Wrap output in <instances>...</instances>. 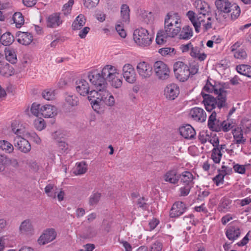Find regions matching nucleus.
<instances>
[{
  "mask_svg": "<svg viewBox=\"0 0 251 251\" xmlns=\"http://www.w3.org/2000/svg\"><path fill=\"white\" fill-rule=\"evenodd\" d=\"M194 5L198 11V15L196 16L194 12L189 11L187 13V16L193 25L195 31L199 32L201 24L205 22L204 17L206 15H209V13H210V8L207 2L201 0H196Z\"/></svg>",
  "mask_w": 251,
  "mask_h": 251,
  "instance_id": "1",
  "label": "nucleus"
},
{
  "mask_svg": "<svg viewBox=\"0 0 251 251\" xmlns=\"http://www.w3.org/2000/svg\"><path fill=\"white\" fill-rule=\"evenodd\" d=\"M201 95L203 99V102L205 109L208 111H211L217 106L220 110L222 107L226 106V95L227 94L222 92V94L217 95L216 98L210 95L204 94L201 92Z\"/></svg>",
  "mask_w": 251,
  "mask_h": 251,
  "instance_id": "2",
  "label": "nucleus"
},
{
  "mask_svg": "<svg viewBox=\"0 0 251 251\" xmlns=\"http://www.w3.org/2000/svg\"><path fill=\"white\" fill-rule=\"evenodd\" d=\"M103 75L106 77V81L113 88L119 89L122 86L123 79L117 69L112 65L104 67Z\"/></svg>",
  "mask_w": 251,
  "mask_h": 251,
  "instance_id": "3",
  "label": "nucleus"
},
{
  "mask_svg": "<svg viewBox=\"0 0 251 251\" xmlns=\"http://www.w3.org/2000/svg\"><path fill=\"white\" fill-rule=\"evenodd\" d=\"M103 71L104 67L100 73L97 71H93L88 73V78L96 89L94 91L100 92L107 87L106 77L103 75Z\"/></svg>",
  "mask_w": 251,
  "mask_h": 251,
  "instance_id": "4",
  "label": "nucleus"
},
{
  "mask_svg": "<svg viewBox=\"0 0 251 251\" xmlns=\"http://www.w3.org/2000/svg\"><path fill=\"white\" fill-rule=\"evenodd\" d=\"M133 39L135 43L143 47L149 46L152 42V35L144 28H140L134 30Z\"/></svg>",
  "mask_w": 251,
  "mask_h": 251,
  "instance_id": "5",
  "label": "nucleus"
},
{
  "mask_svg": "<svg viewBox=\"0 0 251 251\" xmlns=\"http://www.w3.org/2000/svg\"><path fill=\"white\" fill-rule=\"evenodd\" d=\"M91 98H97V101H103L109 106H113L115 103L113 96L109 92L106 88L102 91H100V92L91 91L89 98L91 100Z\"/></svg>",
  "mask_w": 251,
  "mask_h": 251,
  "instance_id": "6",
  "label": "nucleus"
},
{
  "mask_svg": "<svg viewBox=\"0 0 251 251\" xmlns=\"http://www.w3.org/2000/svg\"><path fill=\"white\" fill-rule=\"evenodd\" d=\"M174 71L176 78L179 81L187 80L191 75L189 67L182 62H177L174 65Z\"/></svg>",
  "mask_w": 251,
  "mask_h": 251,
  "instance_id": "7",
  "label": "nucleus"
},
{
  "mask_svg": "<svg viewBox=\"0 0 251 251\" xmlns=\"http://www.w3.org/2000/svg\"><path fill=\"white\" fill-rule=\"evenodd\" d=\"M154 70L158 78L166 80L169 77L170 70L166 64L162 61H156L154 64Z\"/></svg>",
  "mask_w": 251,
  "mask_h": 251,
  "instance_id": "8",
  "label": "nucleus"
},
{
  "mask_svg": "<svg viewBox=\"0 0 251 251\" xmlns=\"http://www.w3.org/2000/svg\"><path fill=\"white\" fill-rule=\"evenodd\" d=\"M137 71L142 79H147L152 75V67L147 62H140L136 66Z\"/></svg>",
  "mask_w": 251,
  "mask_h": 251,
  "instance_id": "9",
  "label": "nucleus"
},
{
  "mask_svg": "<svg viewBox=\"0 0 251 251\" xmlns=\"http://www.w3.org/2000/svg\"><path fill=\"white\" fill-rule=\"evenodd\" d=\"M23 136L15 137L13 140L14 145L20 151L24 153H28L31 150V145L29 142Z\"/></svg>",
  "mask_w": 251,
  "mask_h": 251,
  "instance_id": "10",
  "label": "nucleus"
},
{
  "mask_svg": "<svg viewBox=\"0 0 251 251\" xmlns=\"http://www.w3.org/2000/svg\"><path fill=\"white\" fill-rule=\"evenodd\" d=\"M123 75L126 80L134 83L136 80V75L134 68L130 64H126L123 67Z\"/></svg>",
  "mask_w": 251,
  "mask_h": 251,
  "instance_id": "11",
  "label": "nucleus"
},
{
  "mask_svg": "<svg viewBox=\"0 0 251 251\" xmlns=\"http://www.w3.org/2000/svg\"><path fill=\"white\" fill-rule=\"evenodd\" d=\"M179 94V88L175 83L167 85L164 89V96L169 100H174Z\"/></svg>",
  "mask_w": 251,
  "mask_h": 251,
  "instance_id": "12",
  "label": "nucleus"
},
{
  "mask_svg": "<svg viewBox=\"0 0 251 251\" xmlns=\"http://www.w3.org/2000/svg\"><path fill=\"white\" fill-rule=\"evenodd\" d=\"M56 236V233L54 229H48L40 236L38 242L40 245H45L53 241Z\"/></svg>",
  "mask_w": 251,
  "mask_h": 251,
  "instance_id": "13",
  "label": "nucleus"
},
{
  "mask_svg": "<svg viewBox=\"0 0 251 251\" xmlns=\"http://www.w3.org/2000/svg\"><path fill=\"white\" fill-rule=\"evenodd\" d=\"M189 115L195 121L204 122L206 119V114L204 110L201 108L196 107L191 109Z\"/></svg>",
  "mask_w": 251,
  "mask_h": 251,
  "instance_id": "14",
  "label": "nucleus"
},
{
  "mask_svg": "<svg viewBox=\"0 0 251 251\" xmlns=\"http://www.w3.org/2000/svg\"><path fill=\"white\" fill-rule=\"evenodd\" d=\"M89 85L87 81L84 79H79L75 82V89L80 95L85 96L88 95L89 96Z\"/></svg>",
  "mask_w": 251,
  "mask_h": 251,
  "instance_id": "15",
  "label": "nucleus"
},
{
  "mask_svg": "<svg viewBox=\"0 0 251 251\" xmlns=\"http://www.w3.org/2000/svg\"><path fill=\"white\" fill-rule=\"evenodd\" d=\"M216 117V111H213L208 120V126L212 131L219 132L220 131V126L222 121L217 119Z\"/></svg>",
  "mask_w": 251,
  "mask_h": 251,
  "instance_id": "16",
  "label": "nucleus"
},
{
  "mask_svg": "<svg viewBox=\"0 0 251 251\" xmlns=\"http://www.w3.org/2000/svg\"><path fill=\"white\" fill-rule=\"evenodd\" d=\"M186 207L182 201L176 202L172 206L170 214L171 217H177L181 215L185 211Z\"/></svg>",
  "mask_w": 251,
  "mask_h": 251,
  "instance_id": "17",
  "label": "nucleus"
},
{
  "mask_svg": "<svg viewBox=\"0 0 251 251\" xmlns=\"http://www.w3.org/2000/svg\"><path fill=\"white\" fill-rule=\"evenodd\" d=\"M40 111L41 115L45 118H52L57 115L56 108L52 105H42Z\"/></svg>",
  "mask_w": 251,
  "mask_h": 251,
  "instance_id": "18",
  "label": "nucleus"
},
{
  "mask_svg": "<svg viewBox=\"0 0 251 251\" xmlns=\"http://www.w3.org/2000/svg\"><path fill=\"white\" fill-rule=\"evenodd\" d=\"M62 23V21L60 18V14L53 13L47 19V26L48 27L56 28Z\"/></svg>",
  "mask_w": 251,
  "mask_h": 251,
  "instance_id": "19",
  "label": "nucleus"
},
{
  "mask_svg": "<svg viewBox=\"0 0 251 251\" xmlns=\"http://www.w3.org/2000/svg\"><path fill=\"white\" fill-rule=\"evenodd\" d=\"M180 182L184 185H191L192 186L194 185L193 180L194 177L193 174L189 171H185L179 175V179Z\"/></svg>",
  "mask_w": 251,
  "mask_h": 251,
  "instance_id": "20",
  "label": "nucleus"
},
{
  "mask_svg": "<svg viewBox=\"0 0 251 251\" xmlns=\"http://www.w3.org/2000/svg\"><path fill=\"white\" fill-rule=\"evenodd\" d=\"M203 90L208 93H214L215 95H219L222 92L227 94L226 91L220 85H212L210 83L207 82L203 87Z\"/></svg>",
  "mask_w": 251,
  "mask_h": 251,
  "instance_id": "21",
  "label": "nucleus"
},
{
  "mask_svg": "<svg viewBox=\"0 0 251 251\" xmlns=\"http://www.w3.org/2000/svg\"><path fill=\"white\" fill-rule=\"evenodd\" d=\"M179 132L181 135L185 139H192L196 135L195 129L190 125L181 127L179 128Z\"/></svg>",
  "mask_w": 251,
  "mask_h": 251,
  "instance_id": "22",
  "label": "nucleus"
},
{
  "mask_svg": "<svg viewBox=\"0 0 251 251\" xmlns=\"http://www.w3.org/2000/svg\"><path fill=\"white\" fill-rule=\"evenodd\" d=\"M18 42L24 45H29L33 40L32 35L29 32L19 31L17 33Z\"/></svg>",
  "mask_w": 251,
  "mask_h": 251,
  "instance_id": "23",
  "label": "nucleus"
},
{
  "mask_svg": "<svg viewBox=\"0 0 251 251\" xmlns=\"http://www.w3.org/2000/svg\"><path fill=\"white\" fill-rule=\"evenodd\" d=\"M165 25L172 26L173 25H181V20L177 14H174L173 15H169L168 14L165 19Z\"/></svg>",
  "mask_w": 251,
  "mask_h": 251,
  "instance_id": "24",
  "label": "nucleus"
},
{
  "mask_svg": "<svg viewBox=\"0 0 251 251\" xmlns=\"http://www.w3.org/2000/svg\"><path fill=\"white\" fill-rule=\"evenodd\" d=\"M233 135V143L236 144H244L246 139L243 137V130L241 128L237 127L232 130Z\"/></svg>",
  "mask_w": 251,
  "mask_h": 251,
  "instance_id": "25",
  "label": "nucleus"
},
{
  "mask_svg": "<svg viewBox=\"0 0 251 251\" xmlns=\"http://www.w3.org/2000/svg\"><path fill=\"white\" fill-rule=\"evenodd\" d=\"M232 4L228 0H216L215 1L217 9L225 13H229Z\"/></svg>",
  "mask_w": 251,
  "mask_h": 251,
  "instance_id": "26",
  "label": "nucleus"
},
{
  "mask_svg": "<svg viewBox=\"0 0 251 251\" xmlns=\"http://www.w3.org/2000/svg\"><path fill=\"white\" fill-rule=\"evenodd\" d=\"M164 180L166 182L176 184L179 180V176L177 175V171L176 170L168 171L163 176Z\"/></svg>",
  "mask_w": 251,
  "mask_h": 251,
  "instance_id": "27",
  "label": "nucleus"
},
{
  "mask_svg": "<svg viewBox=\"0 0 251 251\" xmlns=\"http://www.w3.org/2000/svg\"><path fill=\"white\" fill-rule=\"evenodd\" d=\"M11 130L12 132L17 135V136H25L30 134L25 132V128L22 127L18 121H14L11 124Z\"/></svg>",
  "mask_w": 251,
  "mask_h": 251,
  "instance_id": "28",
  "label": "nucleus"
},
{
  "mask_svg": "<svg viewBox=\"0 0 251 251\" xmlns=\"http://www.w3.org/2000/svg\"><path fill=\"white\" fill-rule=\"evenodd\" d=\"M164 29L165 30L164 31L165 34L167 35V36L174 37L180 31L181 25H173L172 26L170 25H165Z\"/></svg>",
  "mask_w": 251,
  "mask_h": 251,
  "instance_id": "29",
  "label": "nucleus"
},
{
  "mask_svg": "<svg viewBox=\"0 0 251 251\" xmlns=\"http://www.w3.org/2000/svg\"><path fill=\"white\" fill-rule=\"evenodd\" d=\"M241 234L239 228L235 226H230L226 231V235L230 240H236Z\"/></svg>",
  "mask_w": 251,
  "mask_h": 251,
  "instance_id": "30",
  "label": "nucleus"
},
{
  "mask_svg": "<svg viewBox=\"0 0 251 251\" xmlns=\"http://www.w3.org/2000/svg\"><path fill=\"white\" fill-rule=\"evenodd\" d=\"M179 35L180 39L188 40L190 39L193 35L192 28L189 25H185L179 32Z\"/></svg>",
  "mask_w": 251,
  "mask_h": 251,
  "instance_id": "31",
  "label": "nucleus"
},
{
  "mask_svg": "<svg viewBox=\"0 0 251 251\" xmlns=\"http://www.w3.org/2000/svg\"><path fill=\"white\" fill-rule=\"evenodd\" d=\"M19 229L21 233L28 234L32 232L33 227L30 221L29 220H26L21 223Z\"/></svg>",
  "mask_w": 251,
  "mask_h": 251,
  "instance_id": "32",
  "label": "nucleus"
},
{
  "mask_svg": "<svg viewBox=\"0 0 251 251\" xmlns=\"http://www.w3.org/2000/svg\"><path fill=\"white\" fill-rule=\"evenodd\" d=\"M227 169V168L226 166H222L221 173L214 177L213 181L217 186L219 185L221 183H223L225 176L228 174L227 171H231V169L226 170Z\"/></svg>",
  "mask_w": 251,
  "mask_h": 251,
  "instance_id": "33",
  "label": "nucleus"
},
{
  "mask_svg": "<svg viewBox=\"0 0 251 251\" xmlns=\"http://www.w3.org/2000/svg\"><path fill=\"white\" fill-rule=\"evenodd\" d=\"M86 20L82 14L79 15L72 24V28L74 30L80 29L85 25Z\"/></svg>",
  "mask_w": 251,
  "mask_h": 251,
  "instance_id": "34",
  "label": "nucleus"
},
{
  "mask_svg": "<svg viewBox=\"0 0 251 251\" xmlns=\"http://www.w3.org/2000/svg\"><path fill=\"white\" fill-rule=\"evenodd\" d=\"M190 55L201 61H203L206 57L204 53H200V49L198 47H193V46L191 49Z\"/></svg>",
  "mask_w": 251,
  "mask_h": 251,
  "instance_id": "35",
  "label": "nucleus"
},
{
  "mask_svg": "<svg viewBox=\"0 0 251 251\" xmlns=\"http://www.w3.org/2000/svg\"><path fill=\"white\" fill-rule=\"evenodd\" d=\"M129 8L127 5L122 4L121 7V15L123 22L128 23L129 21Z\"/></svg>",
  "mask_w": 251,
  "mask_h": 251,
  "instance_id": "36",
  "label": "nucleus"
},
{
  "mask_svg": "<svg viewBox=\"0 0 251 251\" xmlns=\"http://www.w3.org/2000/svg\"><path fill=\"white\" fill-rule=\"evenodd\" d=\"M0 74L5 75L9 76L13 74V67L8 63L0 64Z\"/></svg>",
  "mask_w": 251,
  "mask_h": 251,
  "instance_id": "37",
  "label": "nucleus"
},
{
  "mask_svg": "<svg viewBox=\"0 0 251 251\" xmlns=\"http://www.w3.org/2000/svg\"><path fill=\"white\" fill-rule=\"evenodd\" d=\"M14 41V36L10 32H6L3 34L0 37V42L4 46L11 45Z\"/></svg>",
  "mask_w": 251,
  "mask_h": 251,
  "instance_id": "38",
  "label": "nucleus"
},
{
  "mask_svg": "<svg viewBox=\"0 0 251 251\" xmlns=\"http://www.w3.org/2000/svg\"><path fill=\"white\" fill-rule=\"evenodd\" d=\"M0 148L8 153H12L14 150L13 145L6 140L0 141Z\"/></svg>",
  "mask_w": 251,
  "mask_h": 251,
  "instance_id": "39",
  "label": "nucleus"
},
{
  "mask_svg": "<svg viewBox=\"0 0 251 251\" xmlns=\"http://www.w3.org/2000/svg\"><path fill=\"white\" fill-rule=\"evenodd\" d=\"M12 19L17 28H20L24 25L25 20L21 12H16L14 14Z\"/></svg>",
  "mask_w": 251,
  "mask_h": 251,
  "instance_id": "40",
  "label": "nucleus"
},
{
  "mask_svg": "<svg viewBox=\"0 0 251 251\" xmlns=\"http://www.w3.org/2000/svg\"><path fill=\"white\" fill-rule=\"evenodd\" d=\"M56 190V187L53 184H49L45 187V192L48 197L55 199L56 197V193L55 192Z\"/></svg>",
  "mask_w": 251,
  "mask_h": 251,
  "instance_id": "41",
  "label": "nucleus"
},
{
  "mask_svg": "<svg viewBox=\"0 0 251 251\" xmlns=\"http://www.w3.org/2000/svg\"><path fill=\"white\" fill-rule=\"evenodd\" d=\"M87 170V164L85 162H81L77 163L74 173L76 175H82L86 172Z\"/></svg>",
  "mask_w": 251,
  "mask_h": 251,
  "instance_id": "42",
  "label": "nucleus"
},
{
  "mask_svg": "<svg viewBox=\"0 0 251 251\" xmlns=\"http://www.w3.org/2000/svg\"><path fill=\"white\" fill-rule=\"evenodd\" d=\"M232 201L226 198H224L219 206L220 211H226L230 208Z\"/></svg>",
  "mask_w": 251,
  "mask_h": 251,
  "instance_id": "43",
  "label": "nucleus"
},
{
  "mask_svg": "<svg viewBox=\"0 0 251 251\" xmlns=\"http://www.w3.org/2000/svg\"><path fill=\"white\" fill-rule=\"evenodd\" d=\"M229 11V12H231V19L232 20H235L240 14V8L236 3H233Z\"/></svg>",
  "mask_w": 251,
  "mask_h": 251,
  "instance_id": "44",
  "label": "nucleus"
},
{
  "mask_svg": "<svg viewBox=\"0 0 251 251\" xmlns=\"http://www.w3.org/2000/svg\"><path fill=\"white\" fill-rule=\"evenodd\" d=\"M5 55L6 59L11 63H15L17 60V57L13 50H8L5 51Z\"/></svg>",
  "mask_w": 251,
  "mask_h": 251,
  "instance_id": "45",
  "label": "nucleus"
},
{
  "mask_svg": "<svg viewBox=\"0 0 251 251\" xmlns=\"http://www.w3.org/2000/svg\"><path fill=\"white\" fill-rule=\"evenodd\" d=\"M222 156V153L218 148H214L212 151L211 158L215 163H219Z\"/></svg>",
  "mask_w": 251,
  "mask_h": 251,
  "instance_id": "46",
  "label": "nucleus"
},
{
  "mask_svg": "<svg viewBox=\"0 0 251 251\" xmlns=\"http://www.w3.org/2000/svg\"><path fill=\"white\" fill-rule=\"evenodd\" d=\"M65 100L71 106L78 105L79 102L78 98L75 95H67L65 98Z\"/></svg>",
  "mask_w": 251,
  "mask_h": 251,
  "instance_id": "47",
  "label": "nucleus"
},
{
  "mask_svg": "<svg viewBox=\"0 0 251 251\" xmlns=\"http://www.w3.org/2000/svg\"><path fill=\"white\" fill-rule=\"evenodd\" d=\"M34 126L35 128L41 131L43 130L46 126L45 122L42 118H36L34 121Z\"/></svg>",
  "mask_w": 251,
  "mask_h": 251,
  "instance_id": "48",
  "label": "nucleus"
},
{
  "mask_svg": "<svg viewBox=\"0 0 251 251\" xmlns=\"http://www.w3.org/2000/svg\"><path fill=\"white\" fill-rule=\"evenodd\" d=\"M163 30H160L157 34L156 42L158 45H162L166 42L165 39L167 37Z\"/></svg>",
  "mask_w": 251,
  "mask_h": 251,
  "instance_id": "49",
  "label": "nucleus"
},
{
  "mask_svg": "<svg viewBox=\"0 0 251 251\" xmlns=\"http://www.w3.org/2000/svg\"><path fill=\"white\" fill-rule=\"evenodd\" d=\"M234 56L235 58L243 60L247 58V54L246 51L243 49L238 50L234 52Z\"/></svg>",
  "mask_w": 251,
  "mask_h": 251,
  "instance_id": "50",
  "label": "nucleus"
},
{
  "mask_svg": "<svg viewBox=\"0 0 251 251\" xmlns=\"http://www.w3.org/2000/svg\"><path fill=\"white\" fill-rule=\"evenodd\" d=\"M41 105L40 104L33 103L31 107L30 111L33 115L38 117L41 115L40 109L41 108Z\"/></svg>",
  "mask_w": 251,
  "mask_h": 251,
  "instance_id": "51",
  "label": "nucleus"
},
{
  "mask_svg": "<svg viewBox=\"0 0 251 251\" xmlns=\"http://www.w3.org/2000/svg\"><path fill=\"white\" fill-rule=\"evenodd\" d=\"M101 195L100 193H96L93 194L89 198V204L91 205H96L99 201Z\"/></svg>",
  "mask_w": 251,
  "mask_h": 251,
  "instance_id": "52",
  "label": "nucleus"
},
{
  "mask_svg": "<svg viewBox=\"0 0 251 251\" xmlns=\"http://www.w3.org/2000/svg\"><path fill=\"white\" fill-rule=\"evenodd\" d=\"M233 127L232 124L226 121H222L220 126V131L227 132Z\"/></svg>",
  "mask_w": 251,
  "mask_h": 251,
  "instance_id": "53",
  "label": "nucleus"
},
{
  "mask_svg": "<svg viewBox=\"0 0 251 251\" xmlns=\"http://www.w3.org/2000/svg\"><path fill=\"white\" fill-rule=\"evenodd\" d=\"M74 3V0H69L67 3L63 5L62 11L65 15H67L71 12Z\"/></svg>",
  "mask_w": 251,
  "mask_h": 251,
  "instance_id": "54",
  "label": "nucleus"
},
{
  "mask_svg": "<svg viewBox=\"0 0 251 251\" xmlns=\"http://www.w3.org/2000/svg\"><path fill=\"white\" fill-rule=\"evenodd\" d=\"M198 139L201 144H204L209 140L210 136L206 132L202 131L200 132Z\"/></svg>",
  "mask_w": 251,
  "mask_h": 251,
  "instance_id": "55",
  "label": "nucleus"
},
{
  "mask_svg": "<svg viewBox=\"0 0 251 251\" xmlns=\"http://www.w3.org/2000/svg\"><path fill=\"white\" fill-rule=\"evenodd\" d=\"M42 96L45 99L50 100L54 98V94L51 90H46L42 92Z\"/></svg>",
  "mask_w": 251,
  "mask_h": 251,
  "instance_id": "56",
  "label": "nucleus"
},
{
  "mask_svg": "<svg viewBox=\"0 0 251 251\" xmlns=\"http://www.w3.org/2000/svg\"><path fill=\"white\" fill-rule=\"evenodd\" d=\"M175 50L174 48H165L159 50L158 52L163 56L166 55H173Z\"/></svg>",
  "mask_w": 251,
  "mask_h": 251,
  "instance_id": "57",
  "label": "nucleus"
},
{
  "mask_svg": "<svg viewBox=\"0 0 251 251\" xmlns=\"http://www.w3.org/2000/svg\"><path fill=\"white\" fill-rule=\"evenodd\" d=\"M10 158L7 155L0 153V164L4 167L9 165Z\"/></svg>",
  "mask_w": 251,
  "mask_h": 251,
  "instance_id": "58",
  "label": "nucleus"
},
{
  "mask_svg": "<svg viewBox=\"0 0 251 251\" xmlns=\"http://www.w3.org/2000/svg\"><path fill=\"white\" fill-rule=\"evenodd\" d=\"M99 0H84V5L88 8L96 6L99 3Z\"/></svg>",
  "mask_w": 251,
  "mask_h": 251,
  "instance_id": "59",
  "label": "nucleus"
},
{
  "mask_svg": "<svg viewBox=\"0 0 251 251\" xmlns=\"http://www.w3.org/2000/svg\"><path fill=\"white\" fill-rule=\"evenodd\" d=\"M223 12L218 11L215 12V19L217 22L222 23L225 21L226 19L225 15L224 14Z\"/></svg>",
  "mask_w": 251,
  "mask_h": 251,
  "instance_id": "60",
  "label": "nucleus"
},
{
  "mask_svg": "<svg viewBox=\"0 0 251 251\" xmlns=\"http://www.w3.org/2000/svg\"><path fill=\"white\" fill-rule=\"evenodd\" d=\"M116 30L119 35L122 38H125L126 36V31L123 26L120 24H117L116 25Z\"/></svg>",
  "mask_w": 251,
  "mask_h": 251,
  "instance_id": "61",
  "label": "nucleus"
},
{
  "mask_svg": "<svg viewBox=\"0 0 251 251\" xmlns=\"http://www.w3.org/2000/svg\"><path fill=\"white\" fill-rule=\"evenodd\" d=\"M162 245L158 241L154 242L151 247L150 251H162Z\"/></svg>",
  "mask_w": 251,
  "mask_h": 251,
  "instance_id": "62",
  "label": "nucleus"
},
{
  "mask_svg": "<svg viewBox=\"0 0 251 251\" xmlns=\"http://www.w3.org/2000/svg\"><path fill=\"white\" fill-rule=\"evenodd\" d=\"M192 187L191 185H184V187H181L180 188V195L181 196H187Z\"/></svg>",
  "mask_w": 251,
  "mask_h": 251,
  "instance_id": "63",
  "label": "nucleus"
},
{
  "mask_svg": "<svg viewBox=\"0 0 251 251\" xmlns=\"http://www.w3.org/2000/svg\"><path fill=\"white\" fill-rule=\"evenodd\" d=\"M143 21L146 24H149L152 21V14L151 12L144 13L142 15Z\"/></svg>",
  "mask_w": 251,
  "mask_h": 251,
  "instance_id": "64",
  "label": "nucleus"
}]
</instances>
